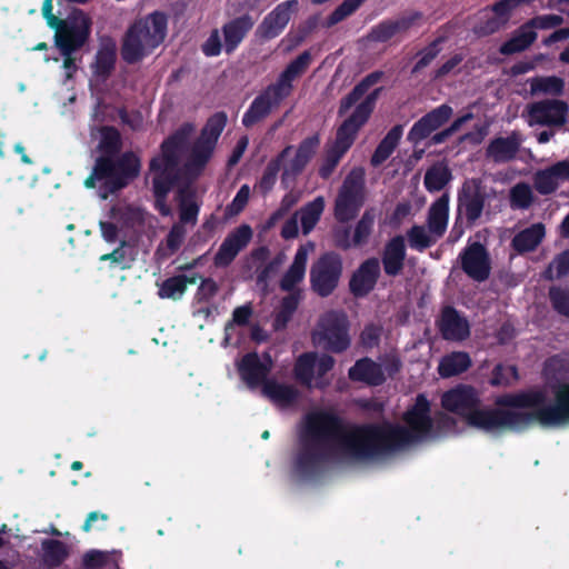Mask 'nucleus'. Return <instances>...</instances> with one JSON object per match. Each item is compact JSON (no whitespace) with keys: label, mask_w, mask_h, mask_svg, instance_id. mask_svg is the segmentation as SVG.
<instances>
[{"label":"nucleus","mask_w":569,"mask_h":569,"mask_svg":"<svg viewBox=\"0 0 569 569\" xmlns=\"http://www.w3.org/2000/svg\"><path fill=\"white\" fill-rule=\"evenodd\" d=\"M403 421L405 427L357 426L322 410L310 411L299 427L292 473L298 479H312L332 465L379 460L416 442L456 431L450 418L432 420L430 402L423 395L417 397Z\"/></svg>","instance_id":"1"},{"label":"nucleus","mask_w":569,"mask_h":569,"mask_svg":"<svg viewBox=\"0 0 569 569\" xmlns=\"http://www.w3.org/2000/svg\"><path fill=\"white\" fill-rule=\"evenodd\" d=\"M479 405L478 392L469 386H457L441 397L445 410L488 433L520 430L533 422L548 428L569 425V385L558 387L548 401L541 392L530 391L498 397L496 408H480Z\"/></svg>","instance_id":"2"},{"label":"nucleus","mask_w":569,"mask_h":569,"mask_svg":"<svg viewBox=\"0 0 569 569\" xmlns=\"http://www.w3.org/2000/svg\"><path fill=\"white\" fill-rule=\"evenodd\" d=\"M226 122L227 117L223 113L212 116L202 129L199 139L191 147L188 146L189 139L194 132V126L191 123L182 124L163 141L160 154L151 160L149 169L156 207L161 214H171V209L166 203V196L177 183L179 186L180 221L196 223L199 207L189 194H186V188L206 169Z\"/></svg>","instance_id":"3"},{"label":"nucleus","mask_w":569,"mask_h":569,"mask_svg":"<svg viewBox=\"0 0 569 569\" xmlns=\"http://www.w3.org/2000/svg\"><path fill=\"white\" fill-rule=\"evenodd\" d=\"M92 139L98 141V148L107 157L97 160L92 173L84 181L87 188L99 187V194L107 199L112 193L129 182L140 171V161L132 154H124L118 163L110 156L119 149L120 136L113 128L102 127L91 131Z\"/></svg>","instance_id":"4"},{"label":"nucleus","mask_w":569,"mask_h":569,"mask_svg":"<svg viewBox=\"0 0 569 569\" xmlns=\"http://www.w3.org/2000/svg\"><path fill=\"white\" fill-rule=\"evenodd\" d=\"M42 14L47 23L56 29V46L63 57L64 78L69 80L78 66L73 53L87 41L91 30V19L81 10H74L64 20H58L52 13V0H44Z\"/></svg>","instance_id":"5"},{"label":"nucleus","mask_w":569,"mask_h":569,"mask_svg":"<svg viewBox=\"0 0 569 569\" xmlns=\"http://www.w3.org/2000/svg\"><path fill=\"white\" fill-rule=\"evenodd\" d=\"M168 33V17L154 11L137 19L127 29L121 46L124 61L134 63L151 54L164 40Z\"/></svg>","instance_id":"6"},{"label":"nucleus","mask_w":569,"mask_h":569,"mask_svg":"<svg viewBox=\"0 0 569 569\" xmlns=\"http://www.w3.org/2000/svg\"><path fill=\"white\" fill-rule=\"evenodd\" d=\"M380 89H375L355 109L352 114L341 124L333 146L328 150L320 168V176L328 178L341 157L353 143L358 130L366 123L373 110Z\"/></svg>","instance_id":"7"},{"label":"nucleus","mask_w":569,"mask_h":569,"mask_svg":"<svg viewBox=\"0 0 569 569\" xmlns=\"http://www.w3.org/2000/svg\"><path fill=\"white\" fill-rule=\"evenodd\" d=\"M348 327L349 322L343 312H325L312 331V342L319 348L342 352L350 346Z\"/></svg>","instance_id":"8"},{"label":"nucleus","mask_w":569,"mask_h":569,"mask_svg":"<svg viewBox=\"0 0 569 569\" xmlns=\"http://www.w3.org/2000/svg\"><path fill=\"white\" fill-rule=\"evenodd\" d=\"M335 362V359L327 353H302L297 358L293 367L295 378L310 389H323L331 382L328 373L332 370Z\"/></svg>","instance_id":"9"},{"label":"nucleus","mask_w":569,"mask_h":569,"mask_svg":"<svg viewBox=\"0 0 569 569\" xmlns=\"http://www.w3.org/2000/svg\"><path fill=\"white\" fill-rule=\"evenodd\" d=\"M143 221L144 212L139 207L119 203L111 209L109 220L100 222L101 233L108 242L124 243L130 230Z\"/></svg>","instance_id":"10"},{"label":"nucleus","mask_w":569,"mask_h":569,"mask_svg":"<svg viewBox=\"0 0 569 569\" xmlns=\"http://www.w3.org/2000/svg\"><path fill=\"white\" fill-rule=\"evenodd\" d=\"M365 171L355 168L346 177L336 200L335 214L340 221L351 220L363 203Z\"/></svg>","instance_id":"11"},{"label":"nucleus","mask_w":569,"mask_h":569,"mask_svg":"<svg viewBox=\"0 0 569 569\" xmlns=\"http://www.w3.org/2000/svg\"><path fill=\"white\" fill-rule=\"evenodd\" d=\"M569 104L563 100L546 99L526 107L523 118L530 127H562L567 123Z\"/></svg>","instance_id":"12"},{"label":"nucleus","mask_w":569,"mask_h":569,"mask_svg":"<svg viewBox=\"0 0 569 569\" xmlns=\"http://www.w3.org/2000/svg\"><path fill=\"white\" fill-rule=\"evenodd\" d=\"M341 273V261L337 254L326 253L310 270L313 290L320 296H328L337 287Z\"/></svg>","instance_id":"13"},{"label":"nucleus","mask_w":569,"mask_h":569,"mask_svg":"<svg viewBox=\"0 0 569 569\" xmlns=\"http://www.w3.org/2000/svg\"><path fill=\"white\" fill-rule=\"evenodd\" d=\"M273 361L269 353H248L239 362L237 368L243 382L250 388H261L270 373Z\"/></svg>","instance_id":"14"},{"label":"nucleus","mask_w":569,"mask_h":569,"mask_svg":"<svg viewBox=\"0 0 569 569\" xmlns=\"http://www.w3.org/2000/svg\"><path fill=\"white\" fill-rule=\"evenodd\" d=\"M117 58V44L111 39H103L100 42L94 60L91 63L90 84L99 89L109 78L114 69Z\"/></svg>","instance_id":"15"},{"label":"nucleus","mask_w":569,"mask_h":569,"mask_svg":"<svg viewBox=\"0 0 569 569\" xmlns=\"http://www.w3.org/2000/svg\"><path fill=\"white\" fill-rule=\"evenodd\" d=\"M319 146L317 136L303 140L297 151L287 148L280 154V161L283 162V176L290 177L299 173L309 162Z\"/></svg>","instance_id":"16"},{"label":"nucleus","mask_w":569,"mask_h":569,"mask_svg":"<svg viewBox=\"0 0 569 569\" xmlns=\"http://www.w3.org/2000/svg\"><path fill=\"white\" fill-rule=\"evenodd\" d=\"M252 238V229L248 224H241L221 243L216 257L214 262L217 266L229 264L236 256L249 243Z\"/></svg>","instance_id":"17"},{"label":"nucleus","mask_w":569,"mask_h":569,"mask_svg":"<svg viewBox=\"0 0 569 569\" xmlns=\"http://www.w3.org/2000/svg\"><path fill=\"white\" fill-rule=\"evenodd\" d=\"M465 272L475 280L481 281L489 276V257L480 243L469 244L460 256Z\"/></svg>","instance_id":"18"},{"label":"nucleus","mask_w":569,"mask_h":569,"mask_svg":"<svg viewBox=\"0 0 569 569\" xmlns=\"http://www.w3.org/2000/svg\"><path fill=\"white\" fill-rule=\"evenodd\" d=\"M298 0H288L278 4L261 23L259 30L266 38L278 36L288 24L293 12L298 10Z\"/></svg>","instance_id":"19"},{"label":"nucleus","mask_w":569,"mask_h":569,"mask_svg":"<svg viewBox=\"0 0 569 569\" xmlns=\"http://www.w3.org/2000/svg\"><path fill=\"white\" fill-rule=\"evenodd\" d=\"M287 94L282 92L274 84L270 86L262 94L257 97L249 110L244 113L242 122L244 126H251L266 117Z\"/></svg>","instance_id":"20"},{"label":"nucleus","mask_w":569,"mask_h":569,"mask_svg":"<svg viewBox=\"0 0 569 569\" xmlns=\"http://www.w3.org/2000/svg\"><path fill=\"white\" fill-rule=\"evenodd\" d=\"M313 251L315 243L310 241L301 244L298 248L292 263L280 281V287L282 290L292 291L299 283L303 281L308 258Z\"/></svg>","instance_id":"21"},{"label":"nucleus","mask_w":569,"mask_h":569,"mask_svg":"<svg viewBox=\"0 0 569 569\" xmlns=\"http://www.w3.org/2000/svg\"><path fill=\"white\" fill-rule=\"evenodd\" d=\"M379 273L380 263L378 259H369L365 261L355 272L350 281L352 292L357 296L368 293L376 284Z\"/></svg>","instance_id":"22"},{"label":"nucleus","mask_w":569,"mask_h":569,"mask_svg":"<svg viewBox=\"0 0 569 569\" xmlns=\"http://www.w3.org/2000/svg\"><path fill=\"white\" fill-rule=\"evenodd\" d=\"M459 209L469 221H475L481 216L483 200L477 181L471 180L463 184L459 196Z\"/></svg>","instance_id":"23"},{"label":"nucleus","mask_w":569,"mask_h":569,"mask_svg":"<svg viewBox=\"0 0 569 569\" xmlns=\"http://www.w3.org/2000/svg\"><path fill=\"white\" fill-rule=\"evenodd\" d=\"M262 395L276 406L284 408L292 405L298 396V389L290 383H282L274 379H269L261 387Z\"/></svg>","instance_id":"24"},{"label":"nucleus","mask_w":569,"mask_h":569,"mask_svg":"<svg viewBox=\"0 0 569 569\" xmlns=\"http://www.w3.org/2000/svg\"><path fill=\"white\" fill-rule=\"evenodd\" d=\"M71 549L67 543L56 539L41 541L40 562L48 569L61 566L70 556Z\"/></svg>","instance_id":"25"},{"label":"nucleus","mask_w":569,"mask_h":569,"mask_svg":"<svg viewBox=\"0 0 569 569\" xmlns=\"http://www.w3.org/2000/svg\"><path fill=\"white\" fill-rule=\"evenodd\" d=\"M521 142L522 138L517 132L507 138H497L489 144L487 156L495 162H506L516 156Z\"/></svg>","instance_id":"26"},{"label":"nucleus","mask_w":569,"mask_h":569,"mask_svg":"<svg viewBox=\"0 0 569 569\" xmlns=\"http://www.w3.org/2000/svg\"><path fill=\"white\" fill-rule=\"evenodd\" d=\"M440 329L446 339L462 340L469 336V325L452 308H446L442 312Z\"/></svg>","instance_id":"27"},{"label":"nucleus","mask_w":569,"mask_h":569,"mask_svg":"<svg viewBox=\"0 0 569 569\" xmlns=\"http://www.w3.org/2000/svg\"><path fill=\"white\" fill-rule=\"evenodd\" d=\"M349 378L367 385H380L383 381V371L380 366L369 359H361L349 370Z\"/></svg>","instance_id":"28"},{"label":"nucleus","mask_w":569,"mask_h":569,"mask_svg":"<svg viewBox=\"0 0 569 569\" xmlns=\"http://www.w3.org/2000/svg\"><path fill=\"white\" fill-rule=\"evenodd\" d=\"M448 198L442 196L433 202L429 209L427 228L437 237L441 238L448 226Z\"/></svg>","instance_id":"29"},{"label":"nucleus","mask_w":569,"mask_h":569,"mask_svg":"<svg viewBox=\"0 0 569 569\" xmlns=\"http://www.w3.org/2000/svg\"><path fill=\"white\" fill-rule=\"evenodd\" d=\"M406 256L405 240L402 237L392 239L386 247L383 254V267L386 273L390 276L397 274L403 264Z\"/></svg>","instance_id":"30"},{"label":"nucleus","mask_w":569,"mask_h":569,"mask_svg":"<svg viewBox=\"0 0 569 569\" xmlns=\"http://www.w3.org/2000/svg\"><path fill=\"white\" fill-rule=\"evenodd\" d=\"M253 22L248 18L243 17L236 19L223 27L224 50L229 53L233 51L238 44L242 41L244 34L251 29Z\"/></svg>","instance_id":"31"},{"label":"nucleus","mask_w":569,"mask_h":569,"mask_svg":"<svg viewBox=\"0 0 569 569\" xmlns=\"http://www.w3.org/2000/svg\"><path fill=\"white\" fill-rule=\"evenodd\" d=\"M545 234V226L542 223H535L516 234L512 244L519 252L531 251L541 242Z\"/></svg>","instance_id":"32"},{"label":"nucleus","mask_w":569,"mask_h":569,"mask_svg":"<svg viewBox=\"0 0 569 569\" xmlns=\"http://www.w3.org/2000/svg\"><path fill=\"white\" fill-rule=\"evenodd\" d=\"M323 210L325 199L323 197H317L296 212V217L300 219L301 229L305 234H308L316 227Z\"/></svg>","instance_id":"33"},{"label":"nucleus","mask_w":569,"mask_h":569,"mask_svg":"<svg viewBox=\"0 0 569 569\" xmlns=\"http://www.w3.org/2000/svg\"><path fill=\"white\" fill-rule=\"evenodd\" d=\"M309 63L310 54L308 52H303L287 67L274 86L279 88L282 94L288 96L291 91V81L301 74Z\"/></svg>","instance_id":"34"},{"label":"nucleus","mask_w":569,"mask_h":569,"mask_svg":"<svg viewBox=\"0 0 569 569\" xmlns=\"http://www.w3.org/2000/svg\"><path fill=\"white\" fill-rule=\"evenodd\" d=\"M252 316L250 303L236 308L232 312V319L226 325L223 345H230L240 335L239 328L249 323Z\"/></svg>","instance_id":"35"},{"label":"nucleus","mask_w":569,"mask_h":569,"mask_svg":"<svg viewBox=\"0 0 569 569\" xmlns=\"http://www.w3.org/2000/svg\"><path fill=\"white\" fill-rule=\"evenodd\" d=\"M533 96H559L565 89V81L556 76L535 77L528 80Z\"/></svg>","instance_id":"36"},{"label":"nucleus","mask_w":569,"mask_h":569,"mask_svg":"<svg viewBox=\"0 0 569 569\" xmlns=\"http://www.w3.org/2000/svg\"><path fill=\"white\" fill-rule=\"evenodd\" d=\"M471 361L466 352H452L443 357L439 363L438 371L443 378L452 377L467 370Z\"/></svg>","instance_id":"37"},{"label":"nucleus","mask_w":569,"mask_h":569,"mask_svg":"<svg viewBox=\"0 0 569 569\" xmlns=\"http://www.w3.org/2000/svg\"><path fill=\"white\" fill-rule=\"evenodd\" d=\"M536 32L527 23L522 26L509 41L501 46L500 52L503 54H511L522 51L528 48L536 40Z\"/></svg>","instance_id":"38"},{"label":"nucleus","mask_w":569,"mask_h":569,"mask_svg":"<svg viewBox=\"0 0 569 569\" xmlns=\"http://www.w3.org/2000/svg\"><path fill=\"white\" fill-rule=\"evenodd\" d=\"M402 136V129L401 127H395L392 128L387 136L382 139V141L377 147L372 158L371 163L373 166H379L383 161H386L395 148L397 147L400 138Z\"/></svg>","instance_id":"39"},{"label":"nucleus","mask_w":569,"mask_h":569,"mask_svg":"<svg viewBox=\"0 0 569 569\" xmlns=\"http://www.w3.org/2000/svg\"><path fill=\"white\" fill-rule=\"evenodd\" d=\"M194 278H187L186 276H176L164 280L159 287V297L162 299H180L188 283H194Z\"/></svg>","instance_id":"40"},{"label":"nucleus","mask_w":569,"mask_h":569,"mask_svg":"<svg viewBox=\"0 0 569 569\" xmlns=\"http://www.w3.org/2000/svg\"><path fill=\"white\" fill-rule=\"evenodd\" d=\"M381 76L382 73L380 72H373L366 77L352 90V92L342 100L340 106V113L348 111L355 103H357L362 98V96L368 91V89L380 80Z\"/></svg>","instance_id":"41"},{"label":"nucleus","mask_w":569,"mask_h":569,"mask_svg":"<svg viewBox=\"0 0 569 569\" xmlns=\"http://www.w3.org/2000/svg\"><path fill=\"white\" fill-rule=\"evenodd\" d=\"M450 177L448 167L437 163L426 172L425 186L429 191H439L449 182Z\"/></svg>","instance_id":"42"},{"label":"nucleus","mask_w":569,"mask_h":569,"mask_svg":"<svg viewBox=\"0 0 569 569\" xmlns=\"http://www.w3.org/2000/svg\"><path fill=\"white\" fill-rule=\"evenodd\" d=\"M510 206L513 209H527L535 199V194L530 184L520 182L510 189Z\"/></svg>","instance_id":"43"},{"label":"nucleus","mask_w":569,"mask_h":569,"mask_svg":"<svg viewBox=\"0 0 569 569\" xmlns=\"http://www.w3.org/2000/svg\"><path fill=\"white\" fill-rule=\"evenodd\" d=\"M409 246L417 250H423L433 244L437 238L428 228L422 226L412 227L408 233Z\"/></svg>","instance_id":"44"},{"label":"nucleus","mask_w":569,"mask_h":569,"mask_svg":"<svg viewBox=\"0 0 569 569\" xmlns=\"http://www.w3.org/2000/svg\"><path fill=\"white\" fill-rule=\"evenodd\" d=\"M119 553L117 551L107 552L100 550H91L83 557V562L89 568H98L103 566H117Z\"/></svg>","instance_id":"45"},{"label":"nucleus","mask_w":569,"mask_h":569,"mask_svg":"<svg viewBox=\"0 0 569 569\" xmlns=\"http://www.w3.org/2000/svg\"><path fill=\"white\" fill-rule=\"evenodd\" d=\"M533 182L536 190L541 194L551 193L559 187L549 169L538 171L535 174Z\"/></svg>","instance_id":"46"},{"label":"nucleus","mask_w":569,"mask_h":569,"mask_svg":"<svg viewBox=\"0 0 569 569\" xmlns=\"http://www.w3.org/2000/svg\"><path fill=\"white\" fill-rule=\"evenodd\" d=\"M546 278L555 279L569 274V250L559 254L545 272Z\"/></svg>","instance_id":"47"},{"label":"nucleus","mask_w":569,"mask_h":569,"mask_svg":"<svg viewBox=\"0 0 569 569\" xmlns=\"http://www.w3.org/2000/svg\"><path fill=\"white\" fill-rule=\"evenodd\" d=\"M518 378L516 367L508 366H497L493 370L491 383L496 386H507L516 381Z\"/></svg>","instance_id":"48"},{"label":"nucleus","mask_w":569,"mask_h":569,"mask_svg":"<svg viewBox=\"0 0 569 569\" xmlns=\"http://www.w3.org/2000/svg\"><path fill=\"white\" fill-rule=\"evenodd\" d=\"M553 308L561 315L569 316V290L551 288L549 292Z\"/></svg>","instance_id":"49"},{"label":"nucleus","mask_w":569,"mask_h":569,"mask_svg":"<svg viewBox=\"0 0 569 569\" xmlns=\"http://www.w3.org/2000/svg\"><path fill=\"white\" fill-rule=\"evenodd\" d=\"M563 19L559 14H542L533 18L528 22V24L531 27V29L535 31V29H541V30H548L553 29L562 23Z\"/></svg>","instance_id":"50"},{"label":"nucleus","mask_w":569,"mask_h":569,"mask_svg":"<svg viewBox=\"0 0 569 569\" xmlns=\"http://www.w3.org/2000/svg\"><path fill=\"white\" fill-rule=\"evenodd\" d=\"M365 0H345L331 14L330 22L337 23L355 12Z\"/></svg>","instance_id":"51"},{"label":"nucleus","mask_w":569,"mask_h":569,"mask_svg":"<svg viewBox=\"0 0 569 569\" xmlns=\"http://www.w3.org/2000/svg\"><path fill=\"white\" fill-rule=\"evenodd\" d=\"M451 114L452 109L447 104H442L432 110L431 112H429L428 114H426L425 117L430 118L428 122L430 123L431 129L436 130L441 124H443L450 118Z\"/></svg>","instance_id":"52"},{"label":"nucleus","mask_w":569,"mask_h":569,"mask_svg":"<svg viewBox=\"0 0 569 569\" xmlns=\"http://www.w3.org/2000/svg\"><path fill=\"white\" fill-rule=\"evenodd\" d=\"M280 166L283 167V162L280 161V157H279L276 161L271 162L268 166V168L266 169V172L259 182V187L263 191L270 190L272 188V186L274 184Z\"/></svg>","instance_id":"53"},{"label":"nucleus","mask_w":569,"mask_h":569,"mask_svg":"<svg viewBox=\"0 0 569 569\" xmlns=\"http://www.w3.org/2000/svg\"><path fill=\"white\" fill-rule=\"evenodd\" d=\"M430 118L423 117L418 122H416L409 132V140L417 143L420 140L427 138L432 131H435L431 129V126L428 122Z\"/></svg>","instance_id":"54"},{"label":"nucleus","mask_w":569,"mask_h":569,"mask_svg":"<svg viewBox=\"0 0 569 569\" xmlns=\"http://www.w3.org/2000/svg\"><path fill=\"white\" fill-rule=\"evenodd\" d=\"M372 226L373 217L369 213H365L355 230L353 241L356 244H360L367 239L371 232Z\"/></svg>","instance_id":"55"},{"label":"nucleus","mask_w":569,"mask_h":569,"mask_svg":"<svg viewBox=\"0 0 569 569\" xmlns=\"http://www.w3.org/2000/svg\"><path fill=\"white\" fill-rule=\"evenodd\" d=\"M250 197V188L247 184H243L239 191L237 192L236 197L233 198L232 202L229 204L228 210L231 214H238L248 203Z\"/></svg>","instance_id":"56"},{"label":"nucleus","mask_w":569,"mask_h":569,"mask_svg":"<svg viewBox=\"0 0 569 569\" xmlns=\"http://www.w3.org/2000/svg\"><path fill=\"white\" fill-rule=\"evenodd\" d=\"M221 39L218 30H213L202 46L203 53L208 57H216L221 52Z\"/></svg>","instance_id":"57"},{"label":"nucleus","mask_w":569,"mask_h":569,"mask_svg":"<svg viewBox=\"0 0 569 569\" xmlns=\"http://www.w3.org/2000/svg\"><path fill=\"white\" fill-rule=\"evenodd\" d=\"M399 29L398 23L386 22L378 26L372 31V38L377 41H386L397 33Z\"/></svg>","instance_id":"58"},{"label":"nucleus","mask_w":569,"mask_h":569,"mask_svg":"<svg viewBox=\"0 0 569 569\" xmlns=\"http://www.w3.org/2000/svg\"><path fill=\"white\" fill-rule=\"evenodd\" d=\"M184 236L186 230L183 227L180 223L174 224L167 237V244L169 249L171 251H176L182 243Z\"/></svg>","instance_id":"59"},{"label":"nucleus","mask_w":569,"mask_h":569,"mask_svg":"<svg viewBox=\"0 0 569 569\" xmlns=\"http://www.w3.org/2000/svg\"><path fill=\"white\" fill-rule=\"evenodd\" d=\"M548 169L559 186L569 181V159L560 161Z\"/></svg>","instance_id":"60"},{"label":"nucleus","mask_w":569,"mask_h":569,"mask_svg":"<svg viewBox=\"0 0 569 569\" xmlns=\"http://www.w3.org/2000/svg\"><path fill=\"white\" fill-rule=\"evenodd\" d=\"M473 118L472 113L468 112L466 113L465 116L458 118L452 124L451 127L446 130V131H442L440 133H437L435 137H433V140L435 142L437 143H440L442 142L446 137H448L449 134L460 130L461 126L468 121H470L471 119Z\"/></svg>","instance_id":"61"},{"label":"nucleus","mask_w":569,"mask_h":569,"mask_svg":"<svg viewBox=\"0 0 569 569\" xmlns=\"http://www.w3.org/2000/svg\"><path fill=\"white\" fill-rule=\"evenodd\" d=\"M381 329L377 326L370 325L365 328L361 333V341L367 347H372L378 342Z\"/></svg>","instance_id":"62"},{"label":"nucleus","mask_w":569,"mask_h":569,"mask_svg":"<svg viewBox=\"0 0 569 569\" xmlns=\"http://www.w3.org/2000/svg\"><path fill=\"white\" fill-rule=\"evenodd\" d=\"M299 200V194L290 192L286 194L281 201V208L271 218L272 222L278 220L286 211L293 207Z\"/></svg>","instance_id":"63"},{"label":"nucleus","mask_w":569,"mask_h":569,"mask_svg":"<svg viewBox=\"0 0 569 569\" xmlns=\"http://www.w3.org/2000/svg\"><path fill=\"white\" fill-rule=\"evenodd\" d=\"M217 292V284L211 279H206L201 282L198 289V298L200 300H208Z\"/></svg>","instance_id":"64"}]
</instances>
